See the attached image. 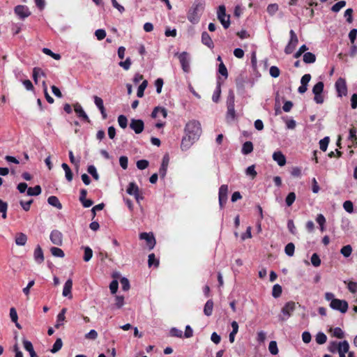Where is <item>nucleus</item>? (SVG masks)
I'll return each instance as SVG.
<instances>
[{"mask_svg": "<svg viewBox=\"0 0 357 357\" xmlns=\"http://www.w3.org/2000/svg\"><path fill=\"white\" fill-rule=\"evenodd\" d=\"M218 19L222 24L225 29L229 28L230 26V16L226 14V8L224 5H221L218 7Z\"/></svg>", "mask_w": 357, "mask_h": 357, "instance_id": "3", "label": "nucleus"}, {"mask_svg": "<svg viewBox=\"0 0 357 357\" xmlns=\"http://www.w3.org/2000/svg\"><path fill=\"white\" fill-rule=\"evenodd\" d=\"M282 289L280 284H276L273 286V290H272V296L274 298L280 297L282 294Z\"/></svg>", "mask_w": 357, "mask_h": 357, "instance_id": "42", "label": "nucleus"}, {"mask_svg": "<svg viewBox=\"0 0 357 357\" xmlns=\"http://www.w3.org/2000/svg\"><path fill=\"white\" fill-rule=\"evenodd\" d=\"M87 172L92 176L95 180L99 179V175L97 172L96 168L94 165H89L87 168Z\"/></svg>", "mask_w": 357, "mask_h": 357, "instance_id": "49", "label": "nucleus"}, {"mask_svg": "<svg viewBox=\"0 0 357 357\" xmlns=\"http://www.w3.org/2000/svg\"><path fill=\"white\" fill-rule=\"evenodd\" d=\"M74 110L79 118H82L84 121L88 123L90 122L89 116L84 111L82 107L79 103H76L74 105Z\"/></svg>", "mask_w": 357, "mask_h": 357, "instance_id": "15", "label": "nucleus"}, {"mask_svg": "<svg viewBox=\"0 0 357 357\" xmlns=\"http://www.w3.org/2000/svg\"><path fill=\"white\" fill-rule=\"evenodd\" d=\"M330 307L335 310H338L342 313H345L348 310V303L344 300H340L338 298L333 299L331 301Z\"/></svg>", "mask_w": 357, "mask_h": 357, "instance_id": "4", "label": "nucleus"}, {"mask_svg": "<svg viewBox=\"0 0 357 357\" xmlns=\"http://www.w3.org/2000/svg\"><path fill=\"white\" fill-rule=\"evenodd\" d=\"M269 73L271 77L276 78L280 76V70L277 66H273L270 68Z\"/></svg>", "mask_w": 357, "mask_h": 357, "instance_id": "57", "label": "nucleus"}, {"mask_svg": "<svg viewBox=\"0 0 357 357\" xmlns=\"http://www.w3.org/2000/svg\"><path fill=\"white\" fill-rule=\"evenodd\" d=\"M331 331H333V336L339 339L344 337V332L340 328L336 327L334 329H331Z\"/></svg>", "mask_w": 357, "mask_h": 357, "instance_id": "56", "label": "nucleus"}, {"mask_svg": "<svg viewBox=\"0 0 357 357\" xmlns=\"http://www.w3.org/2000/svg\"><path fill=\"white\" fill-rule=\"evenodd\" d=\"M311 262L312 264L315 267H318L321 265V259L319 258V256L317 253H314L312 255Z\"/></svg>", "mask_w": 357, "mask_h": 357, "instance_id": "54", "label": "nucleus"}, {"mask_svg": "<svg viewBox=\"0 0 357 357\" xmlns=\"http://www.w3.org/2000/svg\"><path fill=\"white\" fill-rule=\"evenodd\" d=\"M343 208L348 213H351L354 211V205L351 201H345L343 203Z\"/></svg>", "mask_w": 357, "mask_h": 357, "instance_id": "55", "label": "nucleus"}, {"mask_svg": "<svg viewBox=\"0 0 357 357\" xmlns=\"http://www.w3.org/2000/svg\"><path fill=\"white\" fill-rule=\"evenodd\" d=\"M273 159L277 162L279 166H284L286 164V158L280 151H275L273 154Z\"/></svg>", "mask_w": 357, "mask_h": 357, "instance_id": "17", "label": "nucleus"}, {"mask_svg": "<svg viewBox=\"0 0 357 357\" xmlns=\"http://www.w3.org/2000/svg\"><path fill=\"white\" fill-rule=\"evenodd\" d=\"M213 301L210 299L208 300L204 305V313L206 316L209 317L213 313Z\"/></svg>", "mask_w": 357, "mask_h": 357, "instance_id": "27", "label": "nucleus"}, {"mask_svg": "<svg viewBox=\"0 0 357 357\" xmlns=\"http://www.w3.org/2000/svg\"><path fill=\"white\" fill-rule=\"evenodd\" d=\"M63 169L65 171L66 178L68 181H71L73 178V174L69 167V166L66 163H63L61 165Z\"/></svg>", "mask_w": 357, "mask_h": 357, "instance_id": "30", "label": "nucleus"}, {"mask_svg": "<svg viewBox=\"0 0 357 357\" xmlns=\"http://www.w3.org/2000/svg\"><path fill=\"white\" fill-rule=\"evenodd\" d=\"M296 309V303L294 301H289L285 303L284 307L282 308V313L286 317L285 318H281L282 321H284L289 317H290L292 314V312Z\"/></svg>", "mask_w": 357, "mask_h": 357, "instance_id": "9", "label": "nucleus"}, {"mask_svg": "<svg viewBox=\"0 0 357 357\" xmlns=\"http://www.w3.org/2000/svg\"><path fill=\"white\" fill-rule=\"evenodd\" d=\"M295 245L293 243H289L284 248V252L287 255L292 257L294 254Z\"/></svg>", "mask_w": 357, "mask_h": 357, "instance_id": "40", "label": "nucleus"}, {"mask_svg": "<svg viewBox=\"0 0 357 357\" xmlns=\"http://www.w3.org/2000/svg\"><path fill=\"white\" fill-rule=\"evenodd\" d=\"M47 202L49 204L57 208L58 209H61L62 204L60 201L56 196H50L47 199Z\"/></svg>", "mask_w": 357, "mask_h": 357, "instance_id": "28", "label": "nucleus"}, {"mask_svg": "<svg viewBox=\"0 0 357 357\" xmlns=\"http://www.w3.org/2000/svg\"><path fill=\"white\" fill-rule=\"evenodd\" d=\"M169 164V157L165 155L162 158V162L159 169V174L161 178H164L167 174V167Z\"/></svg>", "mask_w": 357, "mask_h": 357, "instance_id": "19", "label": "nucleus"}, {"mask_svg": "<svg viewBox=\"0 0 357 357\" xmlns=\"http://www.w3.org/2000/svg\"><path fill=\"white\" fill-rule=\"evenodd\" d=\"M268 350L270 353L273 355H276L278 354V348L277 345V342L275 341H271L268 345Z\"/></svg>", "mask_w": 357, "mask_h": 357, "instance_id": "51", "label": "nucleus"}, {"mask_svg": "<svg viewBox=\"0 0 357 357\" xmlns=\"http://www.w3.org/2000/svg\"><path fill=\"white\" fill-rule=\"evenodd\" d=\"M220 93H221V86H220V83L218 82L216 89L213 94V96H212V99H213V102H218L220 97Z\"/></svg>", "mask_w": 357, "mask_h": 357, "instance_id": "38", "label": "nucleus"}, {"mask_svg": "<svg viewBox=\"0 0 357 357\" xmlns=\"http://www.w3.org/2000/svg\"><path fill=\"white\" fill-rule=\"evenodd\" d=\"M148 264H149V267H151L152 266H154L155 267H158L159 260L158 259H156V257L153 253L150 254L149 255Z\"/></svg>", "mask_w": 357, "mask_h": 357, "instance_id": "35", "label": "nucleus"}, {"mask_svg": "<svg viewBox=\"0 0 357 357\" xmlns=\"http://www.w3.org/2000/svg\"><path fill=\"white\" fill-rule=\"evenodd\" d=\"M245 172H246V174L248 176H250L252 179L255 178L257 174V172L255 169V165L249 166L246 169Z\"/></svg>", "mask_w": 357, "mask_h": 357, "instance_id": "62", "label": "nucleus"}, {"mask_svg": "<svg viewBox=\"0 0 357 357\" xmlns=\"http://www.w3.org/2000/svg\"><path fill=\"white\" fill-rule=\"evenodd\" d=\"M63 346V342L61 338H57L55 342L53 344V347L51 349V352L55 354L58 352Z\"/></svg>", "mask_w": 357, "mask_h": 357, "instance_id": "37", "label": "nucleus"}, {"mask_svg": "<svg viewBox=\"0 0 357 357\" xmlns=\"http://www.w3.org/2000/svg\"><path fill=\"white\" fill-rule=\"evenodd\" d=\"M252 151H253V144L251 142L248 141V142H245L243 144L241 151L243 154L248 155V154L250 153Z\"/></svg>", "mask_w": 357, "mask_h": 357, "instance_id": "31", "label": "nucleus"}, {"mask_svg": "<svg viewBox=\"0 0 357 357\" xmlns=\"http://www.w3.org/2000/svg\"><path fill=\"white\" fill-rule=\"evenodd\" d=\"M303 59L305 63H312L316 61V56L313 53L306 52L303 54Z\"/></svg>", "mask_w": 357, "mask_h": 357, "instance_id": "33", "label": "nucleus"}, {"mask_svg": "<svg viewBox=\"0 0 357 357\" xmlns=\"http://www.w3.org/2000/svg\"><path fill=\"white\" fill-rule=\"evenodd\" d=\"M139 190V187L134 182L130 183L129 185H128V188L126 190L128 194H129L130 195H133V196L135 194H137V192H138Z\"/></svg>", "mask_w": 357, "mask_h": 357, "instance_id": "29", "label": "nucleus"}, {"mask_svg": "<svg viewBox=\"0 0 357 357\" xmlns=\"http://www.w3.org/2000/svg\"><path fill=\"white\" fill-rule=\"evenodd\" d=\"M8 204L0 199V213L3 219L7 218Z\"/></svg>", "mask_w": 357, "mask_h": 357, "instance_id": "36", "label": "nucleus"}, {"mask_svg": "<svg viewBox=\"0 0 357 357\" xmlns=\"http://www.w3.org/2000/svg\"><path fill=\"white\" fill-rule=\"evenodd\" d=\"M218 72L220 75L224 76L225 78L228 77V72L226 66L225 64L221 61V63L219 65L218 68Z\"/></svg>", "mask_w": 357, "mask_h": 357, "instance_id": "61", "label": "nucleus"}, {"mask_svg": "<svg viewBox=\"0 0 357 357\" xmlns=\"http://www.w3.org/2000/svg\"><path fill=\"white\" fill-rule=\"evenodd\" d=\"M131 60L128 57L126 59V61H120L119 65L122 67L123 69H125L126 70H128V69H130V66H131Z\"/></svg>", "mask_w": 357, "mask_h": 357, "instance_id": "63", "label": "nucleus"}, {"mask_svg": "<svg viewBox=\"0 0 357 357\" xmlns=\"http://www.w3.org/2000/svg\"><path fill=\"white\" fill-rule=\"evenodd\" d=\"M22 343L24 349L29 353L31 357H38L34 351L32 343L30 341L27 340H24L22 341Z\"/></svg>", "mask_w": 357, "mask_h": 357, "instance_id": "21", "label": "nucleus"}, {"mask_svg": "<svg viewBox=\"0 0 357 357\" xmlns=\"http://www.w3.org/2000/svg\"><path fill=\"white\" fill-rule=\"evenodd\" d=\"M315 340L317 344H323L326 342L327 337L324 333L319 332L317 334Z\"/></svg>", "mask_w": 357, "mask_h": 357, "instance_id": "47", "label": "nucleus"}, {"mask_svg": "<svg viewBox=\"0 0 357 357\" xmlns=\"http://www.w3.org/2000/svg\"><path fill=\"white\" fill-rule=\"evenodd\" d=\"M40 76L45 77L46 74L45 72L38 67H35L33 69V79L36 84H38V77H40Z\"/></svg>", "mask_w": 357, "mask_h": 357, "instance_id": "25", "label": "nucleus"}, {"mask_svg": "<svg viewBox=\"0 0 357 357\" xmlns=\"http://www.w3.org/2000/svg\"><path fill=\"white\" fill-rule=\"evenodd\" d=\"M235 102V95L232 90L229 91L227 98V107H232L234 106Z\"/></svg>", "mask_w": 357, "mask_h": 357, "instance_id": "39", "label": "nucleus"}, {"mask_svg": "<svg viewBox=\"0 0 357 357\" xmlns=\"http://www.w3.org/2000/svg\"><path fill=\"white\" fill-rule=\"evenodd\" d=\"M205 6L204 0H195L192 7L189 9L187 18L192 24H197L199 22L200 16L204 11Z\"/></svg>", "mask_w": 357, "mask_h": 357, "instance_id": "1", "label": "nucleus"}, {"mask_svg": "<svg viewBox=\"0 0 357 357\" xmlns=\"http://www.w3.org/2000/svg\"><path fill=\"white\" fill-rule=\"evenodd\" d=\"M148 85V82L146 80H144L142 84L139 86L137 89V95L139 98H142L144 96V92L145 89L146 88Z\"/></svg>", "mask_w": 357, "mask_h": 357, "instance_id": "44", "label": "nucleus"}, {"mask_svg": "<svg viewBox=\"0 0 357 357\" xmlns=\"http://www.w3.org/2000/svg\"><path fill=\"white\" fill-rule=\"evenodd\" d=\"M33 257L35 261L40 264L44 261V255L43 251L40 245H37V247L35 248L34 253H33Z\"/></svg>", "mask_w": 357, "mask_h": 357, "instance_id": "18", "label": "nucleus"}, {"mask_svg": "<svg viewBox=\"0 0 357 357\" xmlns=\"http://www.w3.org/2000/svg\"><path fill=\"white\" fill-rule=\"evenodd\" d=\"M93 99L94 103L96 105V107L99 109V110H102V109L105 107L102 99L97 96H95L93 97Z\"/></svg>", "mask_w": 357, "mask_h": 357, "instance_id": "59", "label": "nucleus"}, {"mask_svg": "<svg viewBox=\"0 0 357 357\" xmlns=\"http://www.w3.org/2000/svg\"><path fill=\"white\" fill-rule=\"evenodd\" d=\"M352 252V248L350 245L343 246L340 250V253L345 257H349Z\"/></svg>", "mask_w": 357, "mask_h": 357, "instance_id": "43", "label": "nucleus"}, {"mask_svg": "<svg viewBox=\"0 0 357 357\" xmlns=\"http://www.w3.org/2000/svg\"><path fill=\"white\" fill-rule=\"evenodd\" d=\"M185 135L192 139L197 140L202 134L201 124L198 121L192 120L185 125Z\"/></svg>", "mask_w": 357, "mask_h": 357, "instance_id": "2", "label": "nucleus"}, {"mask_svg": "<svg viewBox=\"0 0 357 357\" xmlns=\"http://www.w3.org/2000/svg\"><path fill=\"white\" fill-rule=\"evenodd\" d=\"M15 13L20 17L21 20H24L28 17L31 15V12L29 11L27 6L24 5H18L15 7L14 9Z\"/></svg>", "mask_w": 357, "mask_h": 357, "instance_id": "10", "label": "nucleus"}, {"mask_svg": "<svg viewBox=\"0 0 357 357\" xmlns=\"http://www.w3.org/2000/svg\"><path fill=\"white\" fill-rule=\"evenodd\" d=\"M118 123L121 128H126L128 126V119L126 116L120 115L118 117Z\"/></svg>", "mask_w": 357, "mask_h": 357, "instance_id": "53", "label": "nucleus"}, {"mask_svg": "<svg viewBox=\"0 0 357 357\" xmlns=\"http://www.w3.org/2000/svg\"><path fill=\"white\" fill-rule=\"evenodd\" d=\"M43 52L48 56H50L56 60H59L61 59V55L59 54L54 53L51 50L48 48L44 47L43 49Z\"/></svg>", "mask_w": 357, "mask_h": 357, "instance_id": "50", "label": "nucleus"}, {"mask_svg": "<svg viewBox=\"0 0 357 357\" xmlns=\"http://www.w3.org/2000/svg\"><path fill=\"white\" fill-rule=\"evenodd\" d=\"M228 194V185H222L219 188L218 199L220 208H222L227 203Z\"/></svg>", "mask_w": 357, "mask_h": 357, "instance_id": "8", "label": "nucleus"}, {"mask_svg": "<svg viewBox=\"0 0 357 357\" xmlns=\"http://www.w3.org/2000/svg\"><path fill=\"white\" fill-rule=\"evenodd\" d=\"M195 141V139L189 138V137L185 135L181 141V147L182 150H187Z\"/></svg>", "mask_w": 357, "mask_h": 357, "instance_id": "26", "label": "nucleus"}, {"mask_svg": "<svg viewBox=\"0 0 357 357\" xmlns=\"http://www.w3.org/2000/svg\"><path fill=\"white\" fill-rule=\"evenodd\" d=\"M349 350V344L347 340L338 343V351L348 353Z\"/></svg>", "mask_w": 357, "mask_h": 357, "instance_id": "41", "label": "nucleus"}, {"mask_svg": "<svg viewBox=\"0 0 357 357\" xmlns=\"http://www.w3.org/2000/svg\"><path fill=\"white\" fill-rule=\"evenodd\" d=\"M50 251L52 255H54V257H63L65 255L64 252L61 248L56 247H52L50 249Z\"/></svg>", "mask_w": 357, "mask_h": 357, "instance_id": "48", "label": "nucleus"}, {"mask_svg": "<svg viewBox=\"0 0 357 357\" xmlns=\"http://www.w3.org/2000/svg\"><path fill=\"white\" fill-rule=\"evenodd\" d=\"M41 193V188L40 185H37L33 188L30 187L27 189V195L29 196H37Z\"/></svg>", "mask_w": 357, "mask_h": 357, "instance_id": "32", "label": "nucleus"}, {"mask_svg": "<svg viewBox=\"0 0 357 357\" xmlns=\"http://www.w3.org/2000/svg\"><path fill=\"white\" fill-rule=\"evenodd\" d=\"M161 115L163 118H166L167 115V109L164 107H156L152 112L151 116L153 118H157Z\"/></svg>", "mask_w": 357, "mask_h": 357, "instance_id": "24", "label": "nucleus"}, {"mask_svg": "<svg viewBox=\"0 0 357 357\" xmlns=\"http://www.w3.org/2000/svg\"><path fill=\"white\" fill-rule=\"evenodd\" d=\"M296 199V194L293 192H289L286 197L285 202L288 206H291Z\"/></svg>", "mask_w": 357, "mask_h": 357, "instance_id": "52", "label": "nucleus"}, {"mask_svg": "<svg viewBox=\"0 0 357 357\" xmlns=\"http://www.w3.org/2000/svg\"><path fill=\"white\" fill-rule=\"evenodd\" d=\"M149 161L146 160H140L137 162V167L139 169L143 170L148 167Z\"/></svg>", "mask_w": 357, "mask_h": 357, "instance_id": "60", "label": "nucleus"}, {"mask_svg": "<svg viewBox=\"0 0 357 357\" xmlns=\"http://www.w3.org/2000/svg\"><path fill=\"white\" fill-rule=\"evenodd\" d=\"M95 36L98 40H103L106 36V31L104 29H97L95 31Z\"/></svg>", "mask_w": 357, "mask_h": 357, "instance_id": "64", "label": "nucleus"}, {"mask_svg": "<svg viewBox=\"0 0 357 357\" xmlns=\"http://www.w3.org/2000/svg\"><path fill=\"white\" fill-rule=\"evenodd\" d=\"M139 238L146 241V244L149 250H151L154 248L155 245V239L152 234H150L146 232L141 233L139 234Z\"/></svg>", "mask_w": 357, "mask_h": 357, "instance_id": "13", "label": "nucleus"}, {"mask_svg": "<svg viewBox=\"0 0 357 357\" xmlns=\"http://www.w3.org/2000/svg\"><path fill=\"white\" fill-rule=\"evenodd\" d=\"M346 6V1H340L337 3H335L332 8L331 10L335 13L339 12L342 8H344Z\"/></svg>", "mask_w": 357, "mask_h": 357, "instance_id": "46", "label": "nucleus"}, {"mask_svg": "<svg viewBox=\"0 0 357 357\" xmlns=\"http://www.w3.org/2000/svg\"><path fill=\"white\" fill-rule=\"evenodd\" d=\"M324 84L322 82H318L312 89V92L314 94V100L318 104H321L324 102V97L321 93L323 92Z\"/></svg>", "mask_w": 357, "mask_h": 357, "instance_id": "6", "label": "nucleus"}, {"mask_svg": "<svg viewBox=\"0 0 357 357\" xmlns=\"http://www.w3.org/2000/svg\"><path fill=\"white\" fill-rule=\"evenodd\" d=\"M67 309L63 308L61 312L59 313L56 317V323L54 325V327L56 328H59L61 326H62L63 324V322L66 319V313Z\"/></svg>", "mask_w": 357, "mask_h": 357, "instance_id": "23", "label": "nucleus"}, {"mask_svg": "<svg viewBox=\"0 0 357 357\" xmlns=\"http://www.w3.org/2000/svg\"><path fill=\"white\" fill-rule=\"evenodd\" d=\"M50 238L53 244L61 245L63 242V235L59 230H53L50 234Z\"/></svg>", "mask_w": 357, "mask_h": 357, "instance_id": "14", "label": "nucleus"}, {"mask_svg": "<svg viewBox=\"0 0 357 357\" xmlns=\"http://www.w3.org/2000/svg\"><path fill=\"white\" fill-rule=\"evenodd\" d=\"M202 42L203 44L206 45L209 48H213L214 44L213 42L209 36V34L206 31H204L202 34Z\"/></svg>", "mask_w": 357, "mask_h": 357, "instance_id": "22", "label": "nucleus"}, {"mask_svg": "<svg viewBox=\"0 0 357 357\" xmlns=\"http://www.w3.org/2000/svg\"><path fill=\"white\" fill-rule=\"evenodd\" d=\"M72 288H73V280L71 279H68L64 284L62 294L65 297H68L71 298L73 297L72 295Z\"/></svg>", "mask_w": 357, "mask_h": 357, "instance_id": "16", "label": "nucleus"}, {"mask_svg": "<svg viewBox=\"0 0 357 357\" xmlns=\"http://www.w3.org/2000/svg\"><path fill=\"white\" fill-rule=\"evenodd\" d=\"M279 6L277 3L269 4L267 7V12L271 15H274L278 10Z\"/></svg>", "mask_w": 357, "mask_h": 357, "instance_id": "58", "label": "nucleus"}, {"mask_svg": "<svg viewBox=\"0 0 357 357\" xmlns=\"http://www.w3.org/2000/svg\"><path fill=\"white\" fill-rule=\"evenodd\" d=\"M178 57L183 70L185 73H188L190 70L188 54L186 52H183L178 54Z\"/></svg>", "mask_w": 357, "mask_h": 357, "instance_id": "11", "label": "nucleus"}, {"mask_svg": "<svg viewBox=\"0 0 357 357\" xmlns=\"http://www.w3.org/2000/svg\"><path fill=\"white\" fill-rule=\"evenodd\" d=\"M130 128L135 131L136 134H140L144 128V121L141 119H132L130 123Z\"/></svg>", "mask_w": 357, "mask_h": 357, "instance_id": "12", "label": "nucleus"}, {"mask_svg": "<svg viewBox=\"0 0 357 357\" xmlns=\"http://www.w3.org/2000/svg\"><path fill=\"white\" fill-rule=\"evenodd\" d=\"M84 253L83 257V260L86 262L91 260L93 257V250L91 248L86 246L84 248Z\"/></svg>", "mask_w": 357, "mask_h": 357, "instance_id": "34", "label": "nucleus"}, {"mask_svg": "<svg viewBox=\"0 0 357 357\" xmlns=\"http://www.w3.org/2000/svg\"><path fill=\"white\" fill-rule=\"evenodd\" d=\"M27 239V236L25 234L19 232L15 235V242L17 245L24 246L26 243Z\"/></svg>", "mask_w": 357, "mask_h": 357, "instance_id": "20", "label": "nucleus"}, {"mask_svg": "<svg viewBox=\"0 0 357 357\" xmlns=\"http://www.w3.org/2000/svg\"><path fill=\"white\" fill-rule=\"evenodd\" d=\"M289 35H290L289 42L288 43L287 45L286 46V47L284 49V52L287 54H291L294 52V50H295V48L298 43V37L294 30H290Z\"/></svg>", "mask_w": 357, "mask_h": 357, "instance_id": "5", "label": "nucleus"}, {"mask_svg": "<svg viewBox=\"0 0 357 357\" xmlns=\"http://www.w3.org/2000/svg\"><path fill=\"white\" fill-rule=\"evenodd\" d=\"M330 142L329 137H325L319 141V148L322 151H326Z\"/></svg>", "mask_w": 357, "mask_h": 357, "instance_id": "45", "label": "nucleus"}, {"mask_svg": "<svg viewBox=\"0 0 357 357\" xmlns=\"http://www.w3.org/2000/svg\"><path fill=\"white\" fill-rule=\"evenodd\" d=\"M335 89L337 93V96L339 97H342V96H346L347 93V86L346 84V80L340 77L335 82Z\"/></svg>", "mask_w": 357, "mask_h": 357, "instance_id": "7", "label": "nucleus"}]
</instances>
